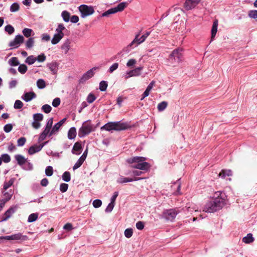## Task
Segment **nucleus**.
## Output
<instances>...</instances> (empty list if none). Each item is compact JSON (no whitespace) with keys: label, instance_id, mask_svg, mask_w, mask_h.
Masks as SVG:
<instances>
[{"label":"nucleus","instance_id":"338daca9","mask_svg":"<svg viewBox=\"0 0 257 257\" xmlns=\"http://www.w3.org/2000/svg\"><path fill=\"white\" fill-rule=\"evenodd\" d=\"M46 56L44 54L39 55L37 58H36V61L37 60L39 62H43L46 60Z\"/></svg>","mask_w":257,"mask_h":257},{"label":"nucleus","instance_id":"9b49d317","mask_svg":"<svg viewBox=\"0 0 257 257\" xmlns=\"http://www.w3.org/2000/svg\"><path fill=\"white\" fill-rule=\"evenodd\" d=\"M143 69V67H138L133 70L127 71L124 73L123 76L125 79L133 76H139L141 75V71Z\"/></svg>","mask_w":257,"mask_h":257},{"label":"nucleus","instance_id":"6ab92c4d","mask_svg":"<svg viewBox=\"0 0 257 257\" xmlns=\"http://www.w3.org/2000/svg\"><path fill=\"white\" fill-rule=\"evenodd\" d=\"M82 149L81 142H77L74 144L71 152L73 154L79 155L81 153Z\"/></svg>","mask_w":257,"mask_h":257},{"label":"nucleus","instance_id":"393cba45","mask_svg":"<svg viewBox=\"0 0 257 257\" xmlns=\"http://www.w3.org/2000/svg\"><path fill=\"white\" fill-rule=\"evenodd\" d=\"M66 30L65 27H64L63 24H59L57 28L56 29V33L58 35H60L62 37H63L64 36V33L63 31Z\"/></svg>","mask_w":257,"mask_h":257},{"label":"nucleus","instance_id":"aec40b11","mask_svg":"<svg viewBox=\"0 0 257 257\" xmlns=\"http://www.w3.org/2000/svg\"><path fill=\"white\" fill-rule=\"evenodd\" d=\"M53 74H56L58 70V64L56 62H52L47 65Z\"/></svg>","mask_w":257,"mask_h":257},{"label":"nucleus","instance_id":"49530a36","mask_svg":"<svg viewBox=\"0 0 257 257\" xmlns=\"http://www.w3.org/2000/svg\"><path fill=\"white\" fill-rule=\"evenodd\" d=\"M5 30L6 32H8L9 35L12 34L14 31V28L11 25H7L5 28Z\"/></svg>","mask_w":257,"mask_h":257},{"label":"nucleus","instance_id":"680f3d73","mask_svg":"<svg viewBox=\"0 0 257 257\" xmlns=\"http://www.w3.org/2000/svg\"><path fill=\"white\" fill-rule=\"evenodd\" d=\"M249 17L252 19H257V10H251L248 13Z\"/></svg>","mask_w":257,"mask_h":257},{"label":"nucleus","instance_id":"2f4dec72","mask_svg":"<svg viewBox=\"0 0 257 257\" xmlns=\"http://www.w3.org/2000/svg\"><path fill=\"white\" fill-rule=\"evenodd\" d=\"M62 38L63 37L60 35L55 34L51 40V43L53 45H56L58 43Z\"/></svg>","mask_w":257,"mask_h":257},{"label":"nucleus","instance_id":"9d476101","mask_svg":"<svg viewBox=\"0 0 257 257\" xmlns=\"http://www.w3.org/2000/svg\"><path fill=\"white\" fill-rule=\"evenodd\" d=\"M98 69H99L98 67H93L91 69H89L86 72H85L82 75V76L81 77V78L79 79V83L83 84L87 80H88L90 78H92L95 73V71H96V70H98Z\"/></svg>","mask_w":257,"mask_h":257},{"label":"nucleus","instance_id":"f03ea898","mask_svg":"<svg viewBox=\"0 0 257 257\" xmlns=\"http://www.w3.org/2000/svg\"><path fill=\"white\" fill-rule=\"evenodd\" d=\"M146 158L143 157H134L127 160V162L131 164V167L140 170L148 171L150 168V165L146 162Z\"/></svg>","mask_w":257,"mask_h":257},{"label":"nucleus","instance_id":"a878e982","mask_svg":"<svg viewBox=\"0 0 257 257\" xmlns=\"http://www.w3.org/2000/svg\"><path fill=\"white\" fill-rule=\"evenodd\" d=\"M76 136V129L75 127H71L68 132V138L69 140H73Z\"/></svg>","mask_w":257,"mask_h":257},{"label":"nucleus","instance_id":"3c124183","mask_svg":"<svg viewBox=\"0 0 257 257\" xmlns=\"http://www.w3.org/2000/svg\"><path fill=\"white\" fill-rule=\"evenodd\" d=\"M84 161L82 160V159L79 158L74 165L73 167V170H75L78 168H79L83 163Z\"/></svg>","mask_w":257,"mask_h":257},{"label":"nucleus","instance_id":"8fccbe9b","mask_svg":"<svg viewBox=\"0 0 257 257\" xmlns=\"http://www.w3.org/2000/svg\"><path fill=\"white\" fill-rule=\"evenodd\" d=\"M42 110L46 113H48L51 112L52 107L49 104H44L42 107Z\"/></svg>","mask_w":257,"mask_h":257},{"label":"nucleus","instance_id":"4468645a","mask_svg":"<svg viewBox=\"0 0 257 257\" xmlns=\"http://www.w3.org/2000/svg\"><path fill=\"white\" fill-rule=\"evenodd\" d=\"M200 2V0H186L184 7L187 11L194 8Z\"/></svg>","mask_w":257,"mask_h":257},{"label":"nucleus","instance_id":"ddd939ff","mask_svg":"<svg viewBox=\"0 0 257 257\" xmlns=\"http://www.w3.org/2000/svg\"><path fill=\"white\" fill-rule=\"evenodd\" d=\"M114 123V131H121L127 130L130 127L129 124L126 122H122V121H113Z\"/></svg>","mask_w":257,"mask_h":257},{"label":"nucleus","instance_id":"ea45409f","mask_svg":"<svg viewBox=\"0 0 257 257\" xmlns=\"http://www.w3.org/2000/svg\"><path fill=\"white\" fill-rule=\"evenodd\" d=\"M22 33L26 37L29 38L32 35L33 31L31 29L24 28L23 30Z\"/></svg>","mask_w":257,"mask_h":257},{"label":"nucleus","instance_id":"0eeeda50","mask_svg":"<svg viewBox=\"0 0 257 257\" xmlns=\"http://www.w3.org/2000/svg\"><path fill=\"white\" fill-rule=\"evenodd\" d=\"M15 158L17 161L19 165L22 166L23 168L26 170H32L33 169V165L27 161V159L21 155H16Z\"/></svg>","mask_w":257,"mask_h":257},{"label":"nucleus","instance_id":"2eb2a0df","mask_svg":"<svg viewBox=\"0 0 257 257\" xmlns=\"http://www.w3.org/2000/svg\"><path fill=\"white\" fill-rule=\"evenodd\" d=\"M17 209L16 206L11 207L8 210H7L4 214L3 217L2 221H6L9 219L13 213H14Z\"/></svg>","mask_w":257,"mask_h":257},{"label":"nucleus","instance_id":"79ce46f5","mask_svg":"<svg viewBox=\"0 0 257 257\" xmlns=\"http://www.w3.org/2000/svg\"><path fill=\"white\" fill-rule=\"evenodd\" d=\"M34 45V38H29L26 43V46L27 48L30 49L33 47Z\"/></svg>","mask_w":257,"mask_h":257},{"label":"nucleus","instance_id":"5fc2aeb1","mask_svg":"<svg viewBox=\"0 0 257 257\" xmlns=\"http://www.w3.org/2000/svg\"><path fill=\"white\" fill-rule=\"evenodd\" d=\"M96 97L95 96V95L92 94V93H90L87 97V101L89 103H92L93 101H95V100L96 99Z\"/></svg>","mask_w":257,"mask_h":257},{"label":"nucleus","instance_id":"09e8293b","mask_svg":"<svg viewBox=\"0 0 257 257\" xmlns=\"http://www.w3.org/2000/svg\"><path fill=\"white\" fill-rule=\"evenodd\" d=\"M43 119V115L42 113H38L33 115V119L40 122Z\"/></svg>","mask_w":257,"mask_h":257},{"label":"nucleus","instance_id":"a18cd8bd","mask_svg":"<svg viewBox=\"0 0 257 257\" xmlns=\"http://www.w3.org/2000/svg\"><path fill=\"white\" fill-rule=\"evenodd\" d=\"M14 179H11L8 182H5L4 184L3 188L5 190L8 189L10 188L14 183Z\"/></svg>","mask_w":257,"mask_h":257},{"label":"nucleus","instance_id":"6e6552de","mask_svg":"<svg viewBox=\"0 0 257 257\" xmlns=\"http://www.w3.org/2000/svg\"><path fill=\"white\" fill-rule=\"evenodd\" d=\"M79 12L81 13V17L84 18L87 16L92 15L94 13V9L92 6L86 5H81L78 7Z\"/></svg>","mask_w":257,"mask_h":257},{"label":"nucleus","instance_id":"e2e57ef3","mask_svg":"<svg viewBox=\"0 0 257 257\" xmlns=\"http://www.w3.org/2000/svg\"><path fill=\"white\" fill-rule=\"evenodd\" d=\"M118 67V63H113L109 68L108 72L110 73H112L114 70H116Z\"/></svg>","mask_w":257,"mask_h":257},{"label":"nucleus","instance_id":"7ed1b4c3","mask_svg":"<svg viewBox=\"0 0 257 257\" xmlns=\"http://www.w3.org/2000/svg\"><path fill=\"white\" fill-rule=\"evenodd\" d=\"M150 33L151 32H146L145 34L143 35L140 38L139 34L136 35L134 40L128 45L123 49L122 52L125 53H128L132 49L136 47L138 45L144 42L146 38L150 35Z\"/></svg>","mask_w":257,"mask_h":257},{"label":"nucleus","instance_id":"13d9d810","mask_svg":"<svg viewBox=\"0 0 257 257\" xmlns=\"http://www.w3.org/2000/svg\"><path fill=\"white\" fill-rule=\"evenodd\" d=\"M2 159L4 163H8L11 161V157L10 155L7 154H3L2 156Z\"/></svg>","mask_w":257,"mask_h":257},{"label":"nucleus","instance_id":"473e14b6","mask_svg":"<svg viewBox=\"0 0 257 257\" xmlns=\"http://www.w3.org/2000/svg\"><path fill=\"white\" fill-rule=\"evenodd\" d=\"M36 61V57L33 55H30L28 56L25 62L29 65H32Z\"/></svg>","mask_w":257,"mask_h":257},{"label":"nucleus","instance_id":"a19ab883","mask_svg":"<svg viewBox=\"0 0 257 257\" xmlns=\"http://www.w3.org/2000/svg\"><path fill=\"white\" fill-rule=\"evenodd\" d=\"M18 70L20 73L24 74L27 72L28 67L25 64H20Z\"/></svg>","mask_w":257,"mask_h":257},{"label":"nucleus","instance_id":"7c9ffc66","mask_svg":"<svg viewBox=\"0 0 257 257\" xmlns=\"http://www.w3.org/2000/svg\"><path fill=\"white\" fill-rule=\"evenodd\" d=\"M61 16L63 18V20L65 22H69L70 20V14L68 12H67V11H63L61 14Z\"/></svg>","mask_w":257,"mask_h":257},{"label":"nucleus","instance_id":"f8f14e48","mask_svg":"<svg viewBox=\"0 0 257 257\" xmlns=\"http://www.w3.org/2000/svg\"><path fill=\"white\" fill-rule=\"evenodd\" d=\"M24 38L22 35H18L15 39L9 43V46L12 48H17L24 42Z\"/></svg>","mask_w":257,"mask_h":257},{"label":"nucleus","instance_id":"774afa93","mask_svg":"<svg viewBox=\"0 0 257 257\" xmlns=\"http://www.w3.org/2000/svg\"><path fill=\"white\" fill-rule=\"evenodd\" d=\"M137 63V61L134 59H130L126 63V66L128 67H131Z\"/></svg>","mask_w":257,"mask_h":257},{"label":"nucleus","instance_id":"5701e85b","mask_svg":"<svg viewBox=\"0 0 257 257\" xmlns=\"http://www.w3.org/2000/svg\"><path fill=\"white\" fill-rule=\"evenodd\" d=\"M113 121L108 122L101 127V130H105L106 131L111 132L114 131Z\"/></svg>","mask_w":257,"mask_h":257},{"label":"nucleus","instance_id":"c85d7f7f","mask_svg":"<svg viewBox=\"0 0 257 257\" xmlns=\"http://www.w3.org/2000/svg\"><path fill=\"white\" fill-rule=\"evenodd\" d=\"M231 175L232 172L230 170H222L219 174V176L222 178H224L226 176H230Z\"/></svg>","mask_w":257,"mask_h":257},{"label":"nucleus","instance_id":"c9c22d12","mask_svg":"<svg viewBox=\"0 0 257 257\" xmlns=\"http://www.w3.org/2000/svg\"><path fill=\"white\" fill-rule=\"evenodd\" d=\"M62 180L66 182H69L71 180V175L69 172L65 171L62 176Z\"/></svg>","mask_w":257,"mask_h":257},{"label":"nucleus","instance_id":"dca6fc26","mask_svg":"<svg viewBox=\"0 0 257 257\" xmlns=\"http://www.w3.org/2000/svg\"><path fill=\"white\" fill-rule=\"evenodd\" d=\"M37 95L36 93L33 91L29 92H25L22 96L21 98L26 102H29L33 99L36 97Z\"/></svg>","mask_w":257,"mask_h":257},{"label":"nucleus","instance_id":"b1692460","mask_svg":"<svg viewBox=\"0 0 257 257\" xmlns=\"http://www.w3.org/2000/svg\"><path fill=\"white\" fill-rule=\"evenodd\" d=\"M42 149V146H38L37 145H34L29 148L28 153L31 155H33L35 153L40 151Z\"/></svg>","mask_w":257,"mask_h":257},{"label":"nucleus","instance_id":"69168bd1","mask_svg":"<svg viewBox=\"0 0 257 257\" xmlns=\"http://www.w3.org/2000/svg\"><path fill=\"white\" fill-rule=\"evenodd\" d=\"M61 102V100L59 98L57 97L53 99L52 102V105L55 107H58Z\"/></svg>","mask_w":257,"mask_h":257},{"label":"nucleus","instance_id":"4d7b16f0","mask_svg":"<svg viewBox=\"0 0 257 257\" xmlns=\"http://www.w3.org/2000/svg\"><path fill=\"white\" fill-rule=\"evenodd\" d=\"M114 205H115V204L110 202L105 209V212H106V213L111 212L114 207Z\"/></svg>","mask_w":257,"mask_h":257},{"label":"nucleus","instance_id":"72a5a7b5","mask_svg":"<svg viewBox=\"0 0 257 257\" xmlns=\"http://www.w3.org/2000/svg\"><path fill=\"white\" fill-rule=\"evenodd\" d=\"M37 86L39 89H44L46 85V82L43 79H39L37 81Z\"/></svg>","mask_w":257,"mask_h":257},{"label":"nucleus","instance_id":"f257e3e1","mask_svg":"<svg viewBox=\"0 0 257 257\" xmlns=\"http://www.w3.org/2000/svg\"><path fill=\"white\" fill-rule=\"evenodd\" d=\"M222 193L221 191L216 192L214 196V199L206 203L203 211L213 213L221 209L225 204V199L221 196Z\"/></svg>","mask_w":257,"mask_h":257},{"label":"nucleus","instance_id":"bb28decb","mask_svg":"<svg viewBox=\"0 0 257 257\" xmlns=\"http://www.w3.org/2000/svg\"><path fill=\"white\" fill-rule=\"evenodd\" d=\"M254 241V238L251 233H248L246 236L242 238V241L245 243H250Z\"/></svg>","mask_w":257,"mask_h":257},{"label":"nucleus","instance_id":"6e6d98bb","mask_svg":"<svg viewBox=\"0 0 257 257\" xmlns=\"http://www.w3.org/2000/svg\"><path fill=\"white\" fill-rule=\"evenodd\" d=\"M133 233V230L132 228H127L124 231V235L126 238H130Z\"/></svg>","mask_w":257,"mask_h":257},{"label":"nucleus","instance_id":"20e7f679","mask_svg":"<svg viewBox=\"0 0 257 257\" xmlns=\"http://www.w3.org/2000/svg\"><path fill=\"white\" fill-rule=\"evenodd\" d=\"M93 131V125L91 123L90 120L84 121L82 126L79 129L78 136L80 138H83L89 135Z\"/></svg>","mask_w":257,"mask_h":257},{"label":"nucleus","instance_id":"c756f323","mask_svg":"<svg viewBox=\"0 0 257 257\" xmlns=\"http://www.w3.org/2000/svg\"><path fill=\"white\" fill-rule=\"evenodd\" d=\"M8 63L12 66H16L20 64L18 58L16 57L11 58L9 60Z\"/></svg>","mask_w":257,"mask_h":257},{"label":"nucleus","instance_id":"052dcab7","mask_svg":"<svg viewBox=\"0 0 257 257\" xmlns=\"http://www.w3.org/2000/svg\"><path fill=\"white\" fill-rule=\"evenodd\" d=\"M92 204L94 208H97L101 206L102 201L100 199H95L93 201Z\"/></svg>","mask_w":257,"mask_h":257},{"label":"nucleus","instance_id":"864d4df0","mask_svg":"<svg viewBox=\"0 0 257 257\" xmlns=\"http://www.w3.org/2000/svg\"><path fill=\"white\" fill-rule=\"evenodd\" d=\"M68 188V185L66 183H61L60 185V191L62 193L66 192Z\"/></svg>","mask_w":257,"mask_h":257},{"label":"nucleus","instance_id":"f704fd0d","mask_svg":"<svg viewBox=\"0 0 257 257\" xmlns=\"http://www.w3.org/2000/svg\"><path fill=\"white\" fill-rule=\"evenodd\" d=\"M38 218V213H32L31 214L28 218V222L29 223L33 222L37 220Z\"/></svg>","mask_w":257,"mask_h":257},{"label":"nucleus","instance_id":"412c9836","mask_svg":"<svg viewBox=\"0 0 257 257\" xmlns=\"http://www.w3.org/2000/svg\"><path fill=\"white\" fill-rule=\"evenodd\" d=\"M71 41L69 39L65 40L61 46V49L64 51L65 54H67L71 48Z\"/></svg>","mask_w":257,"mask_h":257},{"label":"nucleus","instance_id":"cd10ccee","mask_svg":"<svg viewBox=\"0 0 257 257\" xmlns=\"http://www.w3.org/2000/svg\"><path fill=\"white\" fill-rule=\"evenodd\" d=\"M218 21L215 20L213 22V25L211 28V38H213L216 34L217 31Z\"/></svg>","mask_w":257,"mask_h":257},{"label":"nucleus","instance_id":"a211bd4d","mask_svg":"<svg viewBox=\"0 0 257 257\" xmlns=\"http://www.w3.org/2000/svg\"><path fill=\"white\" fill-rule=\"evenodd\" d=\"M143 179H144L143 178H137V177L133 179V178H126V177H124L123 176H121L117 180V182L119 184H123V183H127V182H133L134 181H139L140 180H142Z\"/></svg>","mask_w":257,"mask_h":257},{"label":"nucleus","instance_id":"423d86ee","mask_svg":"<svg viewBox=\"0 0 257 257\" xmlns=\"http://www.w3.org/2000/svg\"><path fill=\"white\" fill-rule=\"evenodd\" d=\"M128 5V2H123L120 3L116 7L111 8L103 13L102 17H108L109 15L113 14L119 12H122Z\"/></svg>","mask_w":257,"mask_h":257},{"label":"nucleus","instance_id":"de8ad7c7","mask_svg":"<svg viewBox=\"0 0 257 257\" xmlns=\"http://www.w3.org/2000/svg\"><path fill=\"white\" fill-rule=\"evenodd\" d=\"M24 105L23 103L20 100H16L15 102L14 107L15 109H21Z\"/></svg>","mask_w":257,"mask_h":257},{"label":"nucleus","instance_id":"4be33fe9","mask_svg":"<svg viewBox=\"0 0 257 257\" xmlns=\"http://www.w3.org/2000/svg\"><path fill=\"white\" fill-rule=\"evenodd\" d=\"M11 237L12 240H21L24 241L27 240L28 239V236L22 235L21 233L12 234L11 235Z\"/></svg>","mask_w":257,"mask_h":257},{"label":"nucleus","instance_id":"37998d69","mask_svg":"<svg viewBox=\"0 0 257 257\" xmlns=\"http://www.w3.org/2000/svg\"><path fill=\"white\" fill-rule=\"evenodd\" d=\"M20 9L19 5L17 3H13L10 7V11L11 12H16Z\"/></svg>","mask_w":257,"mask_h":257},{"label":"nucleus","instance_id":"0e129e2a","mask_svg":"<svg viewBox=\"0 0 257 257\" xmlns=\"http://www.w3.org/2000/svg\"><path fill=\"white\" fill-rule=\"evenodd\" d=\"M11 199V197H9L8 198H5L0 200V211L3 208L6 203Z\"/></svg>","mask_w":257,"mask_h":257},{"label":"nucleus","instance_id":"603ef678","mask_svg":"<svg viewBox=\"0 0 257 257\" xmlns=\"http://www.w3.org/2000/svg\"><path fill=\"white\" fill-rule=\"evenodd\" d=\"M26 142V139L25 137H21L17 141V145L19 147L23 146Z\"/></svg>","mask_w":257,"mask_h":257},{"label":"nucleus","instance_id":"58836bf2","mask_svg":"<svg viewBox=\"0 0 257 257\" xmlns=\"http://www.w3.org/2000/svg\"><path fill=\"white\" fill-rule=\"evenodd\" d=\"M107 81L102 80L99 83V89L101 91H105L107 89Z\"/></svg>","mask_w":257,"mask_h":257},{"label":"nucleus","instance_id":"1a4fd4ad","mask_svg":"<svg viewBox=\"0 0 257 257\" xmlns=\"http://www.w3.org/2000/svg\"><path fill=\"white\" fill-rule=\"evenodd\" d=\"M178 213L179 211L175 209H171L164 210L162 216L166 220L172 221L176 218Z\"/></svg>","mask_w":257,"mask_h":257},{"label":"nucleus","instance_id":"e433bc0d","mask_svg":"<svg viewBox=\"0 0 257 257\" xmlns=\"http://www.w3.org/2000/svg\"><path fill=\"white\" fill-rule=\"evenodd\" d=\"M61 126L58 122L56 123L52 128L50 133V136H52L57 133Z\"/></svg>","mask_w":257,"mask_h":257},{"label":"nucleus","instance_id":"39448f33","mask_svg":"<svg viewBox=\"0 0 257 257\" xmlns=\"http://www.w3.org/2000/svg\"><path fill=\"white\" fill-rule=\"evenodd\" d=\"M182 56L181 50L176 49L170 54L168 60L172 64L175 66L181 62Z\"/></svg>","mask_w":257,"mask_h":257},{"label":"nucleus","instance_id":"bf43d9fd","mask_svg":"<svg viewBox=\"0 0 257 257\" xmlns=\"http://www.w3.org/2000/svg\"><path fill=\"white\" fill-rule=\"evenodd\" d=\"M13 125L11 123H8L6 124L4 127V131L7 133H10L13 129Z\"/></svg>","mask_w":257,"mask_h":257},{"label":"nucleus","instance_id":"4c0bfd02","mask_svg":"<svg viewBox=\"0 0 257 257\" xmlns=\"http://www.w3.org/2000/svg\"><path fill=\"white\" fill-rule=\"evenodd\" d=\"M167 102L162 101L158 104L157 108L159 111H162L167 107Z\"/></svg>","mask_w":257,"mask_h":257},{"label":"nucleus","instance_id":"f3484780","mask_svg":"<svg viewBox=\"0 0 257 257\" xmlns=\"http://www.w3.org/2000/svg\"><path fill=\"white\" fill-rule=\"evenodd\" d=\"M173 190L176 189V190L173 193V194L176 196L181 194L180 192L181 188V182L180 179H178L176 182H174L173 185L171 186Z\"/></svg>","mask_w":257,"mask_h":257},{"label":"nucleus","instance_id":"c03bdc74","mask_svg":"<svg viewBox=\"0 0 257 257\" xmlns=\"http://www.w3.org/2000/svg\"><path fill=\"white\" fill-rule=\"evenodd\" d=\"M53 174V167L51 166H48L45 169V174L47 176L50 177L52 176Z\"/></svg>","mask_w":257,"mask_h":257}]
</instances>
